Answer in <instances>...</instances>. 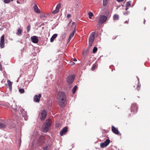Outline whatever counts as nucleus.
I'll return each instance as SVG.
<instances>
[{
	"label": "nucleus",
	"instance_id": "nucleus-1",
	"mask_svg": "<svg viewBox=\"0 0 150 150\" xmlns=\"http://www.w3.org/2000/svg\"><path fill=\"white\" fill-rule=\"evenodd\" d=\"M66 101V96L65 93L62 92L58 93L57 97V102L59 105L61 107L64 106Z\"/></svg>",
	"mask_w": 150,
	"mask_h": 150
},
{
	"label": "nucleus",
	"instance_id": "nucleus-2",
	"mask_svg": "<svg viewBox=\"0 0 150 150\" xmlns=\"http://www.w3.org/2000/svg\"><path fill=\"white\" fill-rule=\"evenodd\" d=\"M51 123V120L48 119L44 123L42 127V131L44 132H47L49 130Z\"/></svg>",
	"mask_w": 150,
	"mask_h": 150
},
{
	"label": "nucleus",
	"instance_id": "nucleus-3",
	"mask_svg": "<svg viewBox=\"0 0 150 150\" xmlns=\"http://www.w3.org/2000/svg\"><path fill=\"white\" fill-rule=\"evenodd\" d=\"M34 135V136H33L31 139L32 140L31 143L30 144V146L33 148H35L37 145V144L36 143V141L35 140H34V138L37 139V136L38 134L37 133H36Z\"/></svg>",
	"mask_w": 150,
	"mask_h": 150
},
{
	"label": "nucleus",
	"instance_id": "nucleus-4",
	"mask_svg": "<svg viewBox=\"0 0 150 150\" xmlns=\"http://www.w3.org/2000/svg\"><path fill=\"white\" fill-rule=\"evenodd\" d=\"M47 115V112L45 110H40L39 117L41 120H43L46 118Z\"/></svg>",
	"mask_w": 150,
	"mask_h": 150
},
{
	"label": "nucleus",
	"instance_id": "nucleus-5",
	"mask_svg": "<svg viewBox=\"0 0 150 150\" xmlns=\"http://www.w3.org/2000/svg\"><path fill=\"white\" fill-rule=\"evenodd\" d=\"M98 21L100 23L102 24L105 22L107 19V17L103 15H100L97 17Z\"/></svg>",
	"mask_w": 150,
	"mask_h": 150
},
{
	"label": "nucleus",
	"instance_id": "nucleus-6",
	"mask_svg": "<svg viewBox=\"0 0 150 150\" xmlns=\"http://www.w3.org/2000/svg\"><path fill=\"white\" fill-rule=\"evenodd\" d=\"M95 32H93L89 36L88 38L89 45L91 46L95 38Z\"/></svg>",
	"mask_w": 150,
	"mask_h": 150
},
{
	"label": "nucleus",
	"instance_id": "nucleus-7",
	"mask_svg": "<svg viewBox=\"0 0 150 150\" xmlns=\"http://www.w3.org/2000/svg\"><path fill=\"white\" fill-rule=\"evenodd\" d=\"M110 143V140L109 139H107L104 142L101 143L100 144V147L102 148H104L107 146Z\"/></svg>",
	"mask_w": 150,
	"mask_h": 150
},
{
	"label": "nucleus",
	"instance_id": "nucleus-8",
	"mask_svg": "<svg viewBox=\"0 0 150 150\" xmlns=\"http://www.w3.org/2000/svg\"><path fill=\"white\" fill-rule=\"evenodd\" d=\"M75 77V76L74 74L68 76L67 79V83L69 84L71 83L73 81Z\"/></svg>",
	"mask_w": 150,
	"mask_h": 150
},
{
	"label": "nucleus",
	"instance_id": "nucleus-9",
	"mask_svg": "<svg viewBox=\"0 0 150 150\" xmlns=\"http://www.w3.org/2000/svg\"><path fill=\"white\" fill-rule=\"evenodd\" d=\"M0 46L1 48L4 47V35H3L1 37L0 42Z\"/></svg>",
	"mask_w": 150,
	"mask_h": 150
},
{
	"label": "nucleus",
	"instance_id": "nucleus-10",
	"mask_svg": "<svg viewBox=\"0 0 150 150\" xmlns=\"http://www.w3.org/2000/svg\"><path fill=\"white\" fill-rule=\"evenodd\" d=\"M34 9V11L35 13H40V11L38 8L37 5L35 3L33 4H32Z\"/></svg>",
	"mask_w": 150,
	"mask_h": 150
},
{
	"label": "nucleus",
	"instance_id": "nucleus-11",
	"mask_svg": "<svg viewBox=\"0 0 150 150\" xmlns=\"http://www.w3.org/2000/svg\"><path fill=\"white\" fill-rule=\"evenodd\" d=\"M61 4L60 3H58L55 9L52 12L53 14H55L58 13L59 11V9L61 7Z\"/></svg>",
	"mask_w": 150,
	"mask_h": 150
},
{
	"label": "nucleus",
	"instance_id": "nucleus-12",
	"mask_svg": "<svg viewBox=\"0 0 150 150\" xmlns=\"http://www.w3.org/2000/svg\"><path fill=\"white\" fill-rule=\"evenodd\" d=\"M137 109V105L135 103H133L132 104L131 107V111H133L134 112H136Z\"/></svg>",
	"mask_w": 150,
	"mask_h": 150
},
{
	"label": "nucleus",
	"instance_id": "nucleus-13",
	"mask_svg": "<svg viewBox=\"0 0 150 150\" xmlns=\"http://www.w3.org/2000/svg\"><path fill=\"white\" fill-rule=\"evenodd\" d=\"M41 97V95L40 94L38 95H36L34 97V101L36 102H39L40 98Z\"/></svg>",
	"mask_w": 150,
	"mask_h": 150
},
{
	"label": "nucleus",
	"instance_id": "nucleus-14",
	"mask_svg": "<svg viewBox=\"0 0 150 150\" xmlns=\"http://www.w3.org/2000/svg\"><path fill=\"white\" fill-rule=\"evenodd\" d=\"M31 40L32 42L34 43H37L38 42V37L35 36L31 37Z\"/></svg>",
	"mask_w": 150,
	"mask_h": 150
},
{
	"label": "nucleus",
	"instance_id": "nucleus-15",
	"mask_svg": "<svg viewBox=\"0 0 150 150\" xmlns=\"http://www.w3.org/2000/svg\"><path fill=\"white\" fill-rule=\"evenodd\" d=\"M67 131V128L66 127L63 128L61 131L60 133V135L61 136L65 134Z\"/></svg>",
	"mask_w": 150,
	"mask_h": 150
},
{
	"label": "nucleus",
	"instance_id": "nucleus-16",
	"mask_svg": "<svg viewBox=\"0 0 150 150\" xmlns=\"http://www.w3.org/2000/svg\"><path fill=\"white\" fill-rule=\"evenodd\" d=\"M112 130L115 134H118L119 133V131L118 129L113 126L112 127Z\"/></svg>",
	"mask_w": 150,
	"mask_h": 150
},
{
	"label": "nucleus",
	"instance_id": "nucleus-17",
	"mask_svg": "<svg viewBox=\"0 0 150 150\" xmlns=\"http://www.w3.org/2000/svg\"><path fill=\"white\" fill-rule=\"evenodd\" d=\"M23 111L21 112L22 115L23 116V118L25 120H26L28 119V117L26 115V112L23 110Z\"/></svg>",
	"mask_w": 150,
	"mask_h": 150
},
{
	"label": "nucleus",
	"instance_id": "nucleus-18",
	"mask_svg": "<svg viewBox=\"0 0 150 150\" xmlns=\"http://www.w3.org/2000/svg\"><path fill=\"white\" fill-rule=\"evenodd\" d=\"M44 137L43 135L40 136L38 139V141L40 142L41 144H42L44 142Z\"/></svg>",
	"mask_w": 150,
	"mask_h": 150
},
{
	"label": "nucleus",
	"instance_id": "nucleus-19",
	"mask_svg": "<svg viewBox=\"0 0 150 150\" xmlns=\"http://www.w3.org/2000/svg\"><path fill=\"white\" fill-rule=\"evenodd\" d=\"M75 31L74 29L70 35L69 37V38L68 40V42H69L70 41L71 39L74 36V35L75 34Z\"/></svg>",
	"mask_w": 150,
	"mask_h": 150
},
{
	"label": "nucleus",
	"instance_id": "nucleus-20",
	"mask_svg": "<svg viewBox=\"0 0 150 150\" xmlns=\"http://www.w3.org/2000/svg\"><path fill=\"white\" fill-rule=\"evenodd\" d=\"M11 107L15 111H17V106L14 102H13L12 103Z\"/></svg>",
	"mask_w": 150,
	"mask_h": 150
},
{
	"label": "nucleus",
	"instance_id": "nucleus-21",
	"mask_svg": "<svg viewBox=\"0 0 150 150\" xmlns=\"http://www.w3.org/2000/svg\"><path fill=\"white\" fill-rule=\"evenodd\" d=\"M58 35L57 34H55L53 35L50 38V41L51 42H52L57 37Z\"/></svg>",
	"mask_w": 150,
	"mask_h": 150
},
{
	"label": "nucleus",
	"instance_id": "nucleus-22",
	"mask_svg": "<svg viewBox=\"0 0 150 150\" xmlns=\"http://www.w3.org/2000/svg\"><path fill=\"white\" fill-rule=\"evenodd\" d=\"M22 30L21 29H18L16 33V34L18 36H21L22 35Z\"/></svg>",
	"mask_w": 150,
	"mask_h": 150
},
{
	"label": "nucleus",
	"instance_id": "nucleus-23",
	"mask_svg": "<svg viewBox=\"0 0 150 150\" xmlns=\"http://www.w3.org/2000/svg\"><path fill=\"white\" fill-rule=\"evenodd\" d=\"M7 83L8 84V85L9 86V88L10 90L11 89H12V83L11 81L9 80H7Z\"/></svg>",
	"mask_w": 150,
	"mask_h": 150
},
{
	"label": "nucleus",
	"instance_id": "nucleus-24",
	"mask_svg": "<svg viewBox=\"0 0 150 150\" xmlns=\"http://www.w3.org/2000/svg\"><path fill=\"white\" fill-rule=\"evenodd\" d=\"M77 88L76 85H75L72 89V93L73 94H74L76 92V89Z\"/></svg>",
	"mask_w": 150,
	"mask_h": 150
},
{
	"label": "nucleus",
	"instance_id": "nucleus-25",
	"mask_svg": "<svg viewBox=\"0 0 150 150\" xmlns=\"http://www.w3.org/2000/svg\"><path fill=\"white\" fill-rule=\"evenodd\" d=\"M6 125L4 123H0V127L2 128H4L6 126Z\"/></svg>",
	"mask_w": 150,
	"mask_h": 150
},
{
	"label": "nucleus",
	"instance_id": "nucleus-26",
	"mask_svg": "<svg viewBox=\"0 0 150 150\" xmlns=\"http://www.w3.org/2000/svg\"><path fill=\"white\" fill-rule=\"evenodd\" d=\"M119 16L117 15V14H115L113 16V19L114 20H118L119 19Z\"/></svg>",
	"mask_w": 150,
	"mask_h": 150
},
{
	"label": "nucleus",
	"instance_id": "nucleus-27",
	"mask_svg": "<svg viewBox=\"0 0 150 150\" xmlns=\"http://www.w3.org/2000/svg\"><path fill=\"white\" fill-rule=\"evenodd\" d=\"M88 15H89V18L90 19L91 18V17L93 16V13L91 12L88 13Z\"/></svg>",
	"mask_w": 150,
	"mask_h": 150
},
{
	"label": "nucleus",
	"instance_id": "nucleus-28",
	"mask_svg": "<svg viewBox=\"0 0 150 150\" xmlns=\"http://www.w3.org/2000/svg\"><path fill=\"white\" fill-rule=\"evenodd\" d=\"M40 16L42 19H44L45 18V15L44 14H41L40 15Z\"/></svg>",
	"mask_w": 150,
	"mask_h": 150
},
{
	"label": "nucleus",
	"instance_id": "nucleus-29",
	"mask_svg": "<svg viewBox=\"0 0 150 150\" xmlns=\"http://www.w3.org/2000/svg\"><path fill=\"white\" fill-rule=\"evenodd\" d=\"M14 0H4V3L7 4L9 3L11 1H13Z\"/></svg>",
	"mask_w": 150,
	"mask_h": 150
},
{
	"label": "nucleus",
	"instance_id": "nucleus-30",
	"mask_svg": "<svg viewBox=\"0 0 150 150\" xmlns=\"http://www.w3.org/2000/svg\"><path fill=\"white\" fill-rule=\"evenodd\" d=\"M108 1L107 0H103V5L105 6L108 4Z\"/></svg>",
	"mask_w": 150,
	"mask_h": 150
},
{
	"label": "nucleus",
	"instance_id": "nucleus-31",
	"mask_svg": "<svg viewBox=\"0 0 150 150\" xmlns=\"http://www.w3.org/2000/svg\"><path fill=\"white\" fill-rule=\"evenodd\" d=\"M131 5V2L130 1H127L126 3V6H128L129 7Z\"/></svg>",
	"mask_w": 150,
	"mask_h": 150
},
{
	"label": "nucleus",
	"instance_id": "nucleus-32",
	"mask_svg": "<svg viewBox=\"0 0 150 150\" xmlns=\"http://www.w3.org/2000/svg\"><path fill=\"white\" fill-rule=\"evenodd\" d=\"M97 50V48L96 47H94L93 49V53H95Z\"/></svg>",
	"mask_w": 150,
	"mask_h": 150
},
{
	"label": "nucleus",
	"instance_id": "nucleus-33",
	"mask_svg": "<svg viewBox=\"0 0 150 150\" xmlns=\"http://www.w3.org/2000/svg\"><path fill=\"white\" fill-rule=\"evenodd\" d=\"M19 91L21 93H23L25 92L23 88L19 89Z\"/></svg>",
	"mask_w": 150,
	"mask_h": 150
},
{
	"label": "nucleus",
	"instance_id": "nucleus-34",
	"mask_svg": "<svg viewBox=\"0 0 150 150\" xmlns=\"http://www.w3.org/2000/svg\"><path fill=\"white\" fill-rule=\"evenodd\" d=\"M27 30L28 32H29L30 30V26L28 25L27 27Z\"/></svg>",
	"mask_w": 150,
	"mask_h": 150
},
{
	"label": "nucleus",
	"instance_id": "nucleus-35",
	"mask_svg": "<svg viewBox=\"0 0 150 150\" xmlns=\"http://www.w3.org/2000/svg\"><path fill=\"white\" fill-rule=\"evenodd\" d=\"M79 7V6L77 4H76L74 6V7L75 8L76 10L78 9Z\"/></svg>",
	"mask_w": 150,
	"mask_h": 150
},
{
	"label": "nucleus",
	"instance_id": "nucleus-36",
	"mask_svg": "<svg viewBox=\"0 0 150 150\" xmlns=\"http://www.w3.org/2000/svg\"><path fill=\"white\" fill-rule=\"evenodd\" d=\"M72 25H73L74 29H75V27L76 26V24L75 23L73 22L72 23Z\"/></svg>",
	"mask_w": 150,
	"mask_h": 150
},
{
	"label": "nucleus",
	"instance_id": "nucleus-37",
	"mask_svg": "<svg viewBox=\"0 0 150 150\" xmlns=\"http://www.w3.org/2000/svg\"><path fill=\"white\" fill-rule=\"evenodd\" d=\"M129 12L127 11L123 13V14L125 15H127L129 13Z\"/></svg>",
	"mask_w": 150,
	"mask_h": 150
},
{
	"label": "nucleus",
	"instance_id": "nucleus-38",
	"mask_svg": "<svg viewBox=\"0 0 150 150\" xmlns=\"http://www.w3.org/2000/svg\"><path fill=\"white\" fill-rule=\"evenodd\" d=\"M96 67V66L95 65H93L91 68L92 70H93Z\"/></svg>",
	"mask_w": 150,
	"mask_h": 150
},
{
	"label": "nucleus",
	"instance_id": "nucleus-39",
	"mask_svg": "<svg viewBox=\"0 0 150 150\" xmlns=\"http://www.w3.org/2000/svg\"><path fill=\"white\" fill-rule=\"evenodd\" d=\"M141 85L140 84H138L137 87V89L138 91L140 89V87Z\"/></svg>",
	"mask_w": 150,
	"mask_h": 150
},
{
	"label": "nucleus",
	"instance_id": "nucleus-40",
	"mask_svg": "<svg viewBox=\"0 0 150 150\" xmlns=\"http://www.w3.org/2000/svg\"><path fill=\"white\" fill-rule=\"evenodd\" d=\"M11 124L12 125V126H9L8 127H9V128H13V127H14V124H13V122L11 123Z\"/></svg>",
	"mask_w": 150,
	"mask_h": 150
},
{
	"label": "nucleus",
	"instance_id": "nucleus-41",
	"mask_svg": "<svg viewBox=\"0 0 150 150\" xmlns=\"http://www.w3.org/2000/svg\"><path fill=\"white\" fill-rule=\"evenodd\" d=\"M71 14H68L67 15V18H69L71 16Z\"/></svg>",
	"mask_w": 150,
	"mask_h": 150
},
{
	"label": "nucleus",
	"instance_id": "nucleus-42",
	"mask_svg": "<svg viewBox=\"0 0 150 150\" xmlns=\"http://www.w3.org/2000/svg\"><path fill=\"white\" fill-rule=\"evenodd\" d=\"M117 0L118 2H121L123 1L124 0Z\"/></svg>",
	"mask_w": 150,
	"mask_h": 150
},
{
	"label": "nucleus",
	"instance_id": "nucleus-43",
	"mask_svg": "<svg viewBox=\"0 0 150 150\" xmlns=\"http://www.w3.org/2000/svg\"><path fill=\"white\" fill-rule=\"evenodd\" d=\"M129 7H128V6H126L125 10H128L129 9Z\"/></svg>",
	"mask_w": 150,
	"mask_h": 150
},
{
	"label": "nucleus",
	"instance_id": "nucleus-44",
	"mask_svg": "<svg viewBox=\"0 0 150 150\" xmlns=\"http://www.w3.org/2000/svg\"><path fill=\"white\" fill-rule=\"evenodd\" d=\"M125 23H128V21H126L125 22Z\"/></svg>",
	"mask_w": 150,
	"mask_h": 150
},
{
	"label": "nucleus",
	"instance_id": "nucleus-45",
	"mask_svg": "<svg viewBox=\"0 0 150 150\" xmlns=\"http://www.w3.org/2000/svg\"><path fill=\"white\" fill-rule=\"evenodd\" d=\"M73 61H74L76 62V61H77V60H76V59L74 58V59H73Z\"/></svg>",
	"mask_w": 150,
	"mask_h": 150
},
{
	"label": "nucleus",
	"instance_id": "nucleus-46",
	"mask_svg": "<svg viewBox=\"0 0 150 150\" xmlns=\"http://www.w3.org/2000/svg\"><path fill=\"white\" fill-rule=\"evenodd\" d=\"M2 105L4 106H7L6 105L2 104Z\"/></svg>",
	"mask_w": 150,
	"mask_h": 150
},
{
	"label": "nucleus",
	"instance_id": "nucleus-47",
	"mask_svg": "<svg viewBox=\"0 0 150 150\" xmlns=\"http://www.w3.org/2000/svg\"><path fill=\"white\" fill-rule=\"evenodd\" d=\"M42 150H47V148H45V149H43Z\"/></svg>",
	"mask_w": 150,
	"mask_h": 150
},
{
	"label": "nucleus",
	"instance_id": "nucleus-48",
	"mask_svg": "<svg viewBox=\"0 0 150 150\" xmlns=\"http://www.w3.org/2000/svg\"><path fill=\"white\" fill-rule=\"evenodd\" d=\"M17 3L18 4H20V3H19V1H17Z\"/></svg>",
	"mask_w": 150,
	"mask_h": 150
},
{
	"label": "nucleus",
	"instance_id": "nucleus-49",
	"mask_svg": "<svg viewBox=\"0 0 150 150\" xmlns=\"http://www.w3.org/2000/svg\"><path fill=\"white\" fill-rule=\"evenodd\" d=\"M74 64H75V63H74V62H73V64H72V65H74Z\"/></svg>",
	"mask_w": 150,
	"mask_h": 150
},
{
	"label": "nucleus",
	"instance_id": "nucleus-50",
	"mask_svg": "<svg viewBox=\"0 0 150 150\" xmlns=\"http://www.w3.org/2000/svg\"><path fill=\"white\" fill-rule=\"evenodd\" d=\"M145 21L144 20V24H145Z\"/></svg>",
	"mask_w": 150,
	"mask_h": 150
},
{
	"label": "nucleus",
	"instance_id": "nucleus-51",
	"mask_svg": "<svg viewBox=\"0 0 150 150\" xmlns=\"http://www.w3.org/2000/svg\"><path fill=\"white\" fill-rule=\"evenodd\" d=\"M11 111H12V112H13V111L12 110H11Z\"/></svg>",
	"mask_w": 150,
	"mask_h": 150
},
{
	"label": "nucleus",
	"instance_id": "nucleus-52",
	"mask_svg": "<svg viewBox=\"0 0 150 150\" xmlns=\"http://www.w3.org/2000/svg\"><path fill=\"white\" fill-rule=\"evenodd\" d=\"M56 126H57V124H56Z\"/></svg>",
	"mask_w": 150,
	"mask_h": 150
}]
</instances>
